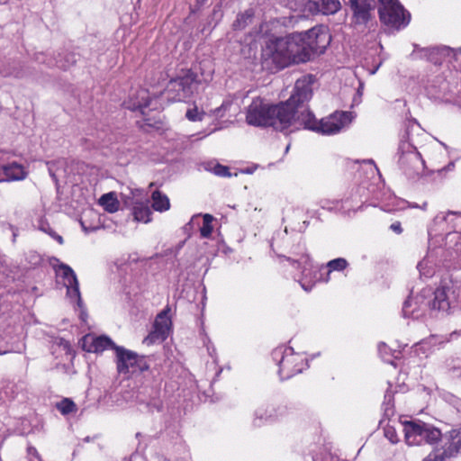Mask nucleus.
Listing matches in <instances>:
<instances>
[{"instance_id":"1","label":"nucleus","mask_w":461,"mask_h":461,"mask_svg":"<svg viewBox=\"0 0 461 461\" xmlns=\"http://www.w3.org/2000/svg\"><path fill=\"white\" fill-rule=\"evenodd\" d=\"M312 76H303L296 80L293 94L285 102L269 104L262 98H254L246 110V122L255 127H272L276 131H293L296 115L303 103H307L312 95Z\"/></svg>"},{"instance_id":"2","label":"nucleus","mask_w":461,"mask_h":461,"mask_svg":"<svg viewBox=\"0 0 461 461\" xmlns=\"http://www.w3.org/2000/svg\"><path fill=\"white\" fill-rule=\"evenodd\" d=\"M451 305L449 287L442 285L434 291L426 287L420 293L410 295L403 303L402 312L404 318L420 320L435 312H447Z\"/></svg>"},{"instance_id":"3","label":"nucleus","mask_w":461,"mask_h":461,"mask_svg":"<svg viewBox=\"0 0 461 461\" xmlns=\"http://www.w3.org/2000/svg\"><path fill=\"white\" fill-rule=\"evenodd\" d=\"M302 41L303 36L297 32L272 39L263 50V56L270 59L277 68L305 63L310 59Z\"/></svg>"},{"instance_id":"4","label":"nucleus","mask_w":461,"mask_h":461,"mask_svg":"<svg viewBox=\"0 0 461 461\" xmlns=\"http://www.w3.org/2000/svg\"><path fill=\"white\" fill-rule=\"evenodd\" d=\"M430 246H436L439 239L444 241L446 251L450 255L461 252V213L440 212L433 219L428 230Z\"/></svg>"},{"instance_id":"5","label":"nucleus","mask_w":461,"mask_h":461,"mask_svg":"<svg viewBox=\"0 0 461 461\" xmlns=\"http://www.w3.org/2000/svg\"><path fill=\"white\" fill-rule=\"evenodd\" d=\"M302 106L296 115L294 130L303 127L322 135H333L347 128L353 120L350 112H335L318 121L314 114L307 109L305 103H303Z\"/></svg>"},{"instance_id":"6","label":"nucleus","mask_w":461,"mask_h":461,"mask_svg":"<svg viewBox=\"0 0 461 461\" xmlns=\"http://www.w3.org/2000/svg\"><path fill=\"white\" fill-rule=\"evenodd\" d=\"M420 125L416 122H410L406 130V140H402L398 148V164L408 177H414L423 173L425 161L417 150L411 136L415 129Z\"/></svg>"},{"instance_id":"7","label":"nucleus","mask_w":461,"mask_h":461,"mask_svg":"<svg viewBox=\"0 0 461 461\" xmlns=\"http://www.w3.org/2000/svg\"><path fill=\"white\" fill-rule=\"evenodd\" d=\"M272 358L278 366L281 380H286L302 373L308 367V361L302 353L294 352L292 347L279 346L272 351Z\"/></svg>"},{"instance_id":"8","label":"nucleus","mask_w":461,"mask_h":461,"mask_svg":"<svg viewBox=\"0 0 461 461\" xmlns=\"http://www.w3.org/2000/svg\"><path fill=\"white\" fill-rule=\"evenodd\" d=\"M201 80L192 69L182 70L167 86V98L173 101H185L197 91Z\"/></svg>"},{"instance_id":"9","label":"nucleus","mask_w":461,"mask_h":461,"mask_svg":"<svg viewBox=\"0 0 461 461\" xmlns=\"http://www.w3.org/2000/svg\"><path fill=\"white\" fill-rule=\"evenodd\" d=\"M402 426L405 441L410 446L433 444L442 437L440 429L420 420L404 421Z\"/></svg>"},{"instance_id":"10","label":"nucleus","mask_w":461,"mask_h":461,"mask_svg":"<svg viewBox=\"0 0 461 461\" xmlns=\"http://www.w3.org/2000/svg\"><path fill=\"white\" fill-rule=\"evenodd\" d=\"M379 17L386 26L397 31L405 28L411 21V14L398 0H378Z\"/></svg>"},{"instance_id":"11","label":"nucleus","mask_w":461,"mask_h":461,"mask_svg":"<svg viewBox=\"0 0 461 461\" xmlns=\"http://www.w3.org/2000/svg\"><path fill=\"white\" fill-rule=\"evenodd\" d=\"M287 260L292 262L293 265H296L297 267L303 268L302 277L299 283L302 288L306 292H310L317 282L323 281L325 278L323 277L324 272L321 267H314L309 255L305 254L301 256L298 259L287 258Z\"/></svg>"},{"instance_id":"12","label":"nucleus","mask_w":461,"mask_h":461,"mask_svg":"<svg viewBox=\"0 0 461 461\" xmlns=\"http://www.w3.org/2000/svg\"><path fill=\"white\" fill-rule=\"evenodd\" d=\"M298 33L303 36L302 44L305 47L310 59L314 53H323L330 41V35L323 26H315Z\"/></svg>"},{"instance_id":"13","label":"nucleus","mask_w":461,"mask_h":461,"mask_svg":"<svg viewBox=\"0 0 461 461\" xmlns=\"http://www.w3.org/2000/svg\"><path fill=\"white\" fill-rule=\"evenodd\" d=\"M295 5L294 10L303 13V15L334 14L341 7L339 0H300V3Z\"/></svg>"},{"instance_id":"14","label":"nucleus","mask_w":461,"mask_h":461,"mask_svg":"<svg viewBox=\"0 0 461 461\" xmlns=\"http://www.w3.org/2000/svg\"><path fill=\"white\" fill-rule=\"evenodd\" d=\"M114 350L119 373L127 374L130 371L134 372L136 369L140 371L148 369L149 366L143 363V358L137 353L119 346L114 347Z\"/></svg>"},{"instance_id":"15","label":"nucleus","mask_w":461,"mask_h":461,"mask_svg":"<svg viewBox=\"0 0 461 461\" xmlns=\"http://www.w3.org/2000/svg\"><path fill=\"white\" fill-rule=\"evenodd\" d=\"M58 277L61 278L67 288V295L70 300H77L81 305V294L79 284L74 270L66 264H60L56 269Z\"/></svg>"},{"instance_id":"16","label":"nucleus","mask_w":461,"mask_h":461,"mask_svg":"<svg viewBox=\"0 0 461 461\" xmlns=\"http://www.w3.org/2000/svg\"><path fill=\"white\" fill-rule=\"evenodd\" d=\"M127 108L131 111H139L142 115H146V110H157L159 108L158 97H152L147 89H140L129 101Z\"/></svg>"},{"instance_id":"17","label":"nucleus","mask_w":461,"mask_h":461,"mask_svg":"<svg viewBox=\"0 0 461 461\" xmlns=\"http://www.w3.org/2000/svg\"><path fill=\"white\" fill-rule=\"evenodd\" d=\"M445 456L454 458L461 454V423L442 433Z\"/></svg>"},{"instance_id":"18","label":"nucleus","mask_w":461,"mask_h":461,"mask_svg":"<svg viewBox=\"0 0 461 461\" xmlns=\"http://www.w3.org/2000/svg\"><path fill=\"white\" fill-rule=\"evenodd\" d=\"M168 312L169 309H166L158 314L153 325L154 330L145 339V341H155L157 339L163 341L167 338L171 327Z\"/></svg>"},{"instance_id":"19","label":"nucleus","mask_w":461,"mask_h":461,"mask_svg":"<svg viewBox=\"0 0 461 461\" xmlns=\"http://www.w3.org/2000/svg\"><path fill=\"white\" fill-rule=\"evenodd\" d=\"M29 172L18 162L13 161L0 167V182H14L25 179Z\"/></svg>"},{"instance_id":"20","label":"nucleus","mask_w":461,"mask_h":461,"mask_svg":"<svg viewBox=\"0 0 461 461\" xmlns=\"http://www.w3.org/2000/svg\"><path fill=\"white\" fill-rule=\"evenodd\" d=\"M115 344L107 336H93L87 334L82 339V348L87 352H103L105 349H114Z\"/></svg>"},{"instance_id":"21","label":"nucleus","mask_w":461,"mask_h":461,"mask_svg":"<svg viewBox=\"0 0 461 461\" xmlns=\"http://www.w3.org/2000/svg\"><path fill=\"white\" fill-rule=\"evenodd\" d=\"M353 13V22L356 24H365L370 18V11L375 5V0H349Z\"/></svg>"},{"instance_id":"22","label":"nucleus","mask_w":461,"mask_h":461,"mask_svg":"<svg viewBox=\"0 0 461 461\" xmlns=\"http://www.w3.org/2000/svg\"><path fill=\"white\" fill-rule=\"evenodd\" d=\"M274 412V403L265 402L258 405L253 413L252 425L255 428H259L276 421V415Z\"/></svg>"},{"instance_id":"23","label":"nucleus","mask_w":461,"mask_h":461,"mask_svg":"<svg viewBox=\"0 0 461 461\" xmlns=\"http://www.w3.org/2000/svg\"><path fill=\"white\" fill-rule=\"evenodd\" d=\"M420 50L421 52L420 57L426 58L434 64H440L446 58L455 54V50L447 46L431 47Z\"/></svg>"},{"instance_id":"24","label":"nucleus","mask_w":461,"mask_h":461,"mask_svg":"<svg viewBox=\"0 0 461 461\" xmlns=\"http://www.w3.org/2000/svg\"><path fill=\"white\" fill-rule=\"evenodd\" d=\"M320 206L323 210L327 211H338L343 214L350 215L351 212H355L353 206L348 199L339 201V200H330V199H322L320 201Z\"/></svg>"},{"instance_id":"25","label":"nucleus","mask_w":461,"mask_h":461,"mask_svg":"<svg viewBox=\"0 0 461 461\" xmlns=\"http://www.w3.org/2000/svg\"><path fill=\"white\" fill-rule=\"evenodd\" d=\"M429 245V251L428 255L419 262L417 268L419 269L421 276L425 277H430L434 275L436 261L434 260V254H438L435 248Z\"/></svg>"},{"instance_id":"26","label":"nucleus","mask_w":461,"mask_h":461,"mask_svg":"<svg viewBox=\"0 0 461 461\" xmlns=\"http://www.w3.org/2000/svg\"><path fill=\"white\" fill-rule=\"evenodd\" d=\"M348 261L345 258H338L329 261L325 267L321 266V269L326 276L323 282H329L330 275L332 271H342L348 267Z\"/></svg>"},{"instance_id":"27","label":"nucleus","mask_w":461,"mask_h":461,"mask_svg":"<svg viewBox=\"0 0 461 461\" xmlns=\"http://www.w3.org/2000/svg\"><path fill=\"white\" fill-rule=\"evenodd\" d=\"M254 15L255 12L252 8L247 9L243 13H240L232 23L233 30H244L249 24L252 23Z\"/></svg>"},{"instance_id":"28","label":"nucleus","mask_w":461,"mask_h":461,"mask_svg":"<svg viewBox=\"0 0 461 461\" xmlns=\"http://www.w3.org/2000/svg\"><path fill=\"white\" fill-rule=\"evenodd\" d=\"M99 204L108 212H115L119 209V202L113 192L103 194L99 199Z\"/></svg>"},{"instance_id":"29","label":"nucleus","mask_w":461,"mask_h":461,"mask_svg":"<svg viewBox=\"0 0 461 461\" xmlns=\"http://www.w3.org/2000/svg\"><path fill=\"white\" fill-rule=\"evenodd\" d=\"M152 208L158 212L167 211L170 207L168 197L160 193L159 191H154L151 195Z\"/></svg>"},{"instance_id":"30","label":"nucleus","mask_w":461,"mask_h":461,"mask_svg":"<svg viewBox=\"0 0 461 461\" xmlns=\"http://www.w3.org/2000/svg\"><path fill=\"white\" fill-rule=\"evenodd\" d=\"M137 400L140 404V410L141 411H147L153 413L155 411H160L162 409V402L158 397H153L149 401H145L140 395L137 396Z\"/></svg>"},{"instance_id":"31","label":"nucleus","mask_w":461,"mask_h":461,"mask_svg":"<svg viewBox=\"0 0 461 461\" xmlns=\"http://www.w3.org/2000/svg\"><path fill=\"white\" fill-rule=\"evenodd\" d=\"M132 214L135 221L147 223L150 221L151 211L147 204L137 203L133 207Z\"/></svg>"},{"instance_id":"32","label":"nucleus","mask_w":461,"mask_h":461,"mask_svg":"<svg viewBox=\"0 0 461 461\" xmlns=\"http://www.w3.org/2000/svg\"><path fill=\"white\" fill-rule=\"evenodd\" d=\"M378 352L384 362L394 365L393 358H397V356H394L396 352L389 348L385 343H380L378 345Z\"/></svg>"},{"instance_id":"33","label":"nucleus","mask_w":461,"mask_h":461,"mask_svg":"<svg viewBox=\"0 0 461 461\" xmlns=\"http://www.w3.org/2000/svg\"><path fill=\"white\" fill-rule=\"evenodd\" d=\"M213 221V217L211 214H203V225L200 227V233L203 238H209L212 232V222Z\"/></svg>"},{"instance_id":"34","label":"nucleus","mask_w":461,"mask_h":461,"mask_svg":"<svg viewBox=\"0 0 461 461\" xmlns=\"http://www.w3.org/2000/svg\"><path fill=\"white\" fill-rule=\"evenodd\" d=\"M56 407L63 415H68L77 411V406L75 402L68 398H65L59 402H58L56 404Z\"/></svg>"},{"instance_id":"35","label":"nucleus","mask_w":461,"mask_h":461,"mask_svg":"<svg viewBox=\"0 0 461 461\" xmlns=\"http://www.w3.org/2000/svg\"><path fill=\"white\" fill-rule=\"evenodd\" d=\"M77 61L75 54H67L64 59H59L53 63L48 61V66H57L62 69H68L70 66L75 64Z\"/></svg>"},{"instance_id":"36","label":"nucleus","mask_w":461,"mask_h":461,"mask_svg":"<svg viewBox=\"0 0 461 461\" xmlns=\"http://www.w3.org/2000/svg\"><path fill=\"white\" fill-rule=\"evenodd\" d=\"M203 116L204 112L200 111L196 105L189 108L185 113V117L190 122H201Z\"/></svg>"},{"instance_id":"37","label":"nucleus","mask_w":461,"mask_h":461,"mask_svg":"<svg viewBox=\"0 0 461 461\" xmlns=\"http://www.w3.org/2000/svg\"><path fill=\"white\" fill-rule=\"evenodd\" d=\"M451 459L448 456H445V449H436L429 453L422 461H447Z\"/></svg>"},{"instance_id":"38","label":"nucleus","mask_w":461,"mask_h":461,"mask_svg":"<svg viewBox=\"0 0 461 461\" xmlns=\"http://www.w3.org/2000/svg\"><path fill=\"white\" fill-rule=\"evenodd\" d=\"M446 285L449 287V296L452 301L451 308H455V303L457 301L461 302V285H455L453 284L451 285Z\"/></svg>"},{"instance_id":"39","label":"nucleus","mask_w":461,"mask_h":461,"mask_svg":"<svg viewBox=\"0 0 461 461\" xmlns=\"http://www.w3.org/2000/svg\"><path fill=\"white\" fill-rule=\"evenodd\" d=\"M274 410H275L274 414L276 415V420L284 419L285 417L287 416V414L289 412L288 406L284 403H279V404L274 403Z\"/></svg>"},{"instance_id":"40","label":"nucleus","mask_w":461,"mask_h":461,"mask_svg":"<svg viewBox=\"0 0 461 461\" xmlns=\"http://www.w3.org/2000/svg\"><path fill=\"white\" fill-rule=\"evenodd\" d=\"M384 437L393 444H395L399 441L398 435L396 430L392 426H386L384 429Z\"/></svg>"},{"instance_id":"41","label":"nucleus","mask_w":461,"mask_h":461,"mask_svg":"<svg viewBox=\"0 0 461 461\" xmlns=\"http://www.w3.org/2000/svg\"><path fill=\"white\" fill-rule=\"evenodd\" d=\"M449 372L454 378L461 379V359H455L449 366Z\"/></svg>"},{"instance_id":"42","label":"nucleus","mask_w":461,"mask_h":461,"mask_svg":"<svg viewBox=\"0 0 461 461\" xmlns=\"http://www.w3.org/2000/svg\"><path fill=\"white\" fill-rule=\"evenodd\" d=\"M212 172L214 175L219 176H230L229 167L220 165V164H216L213 167Z\"/></svg>"},{"instance_id":"43","label":"nucleus","mask_w":461,"mask_h":461,"mask_svg":"<svg viewBox=\"0 0 461 461\" xmlns=\"http://www.w3.org/2000/svg\"><path fill=\"white\" fill-rule=\"evenodd\" d=\"M27 456L29 461H42L37 449L33 447H27Z\"/></svg>"},{"instance_id":"44","label":"nucleus","mask_w":461,"mask_h":461,"mask_svg":"<svg viewBox=\"0 0 461 461\" xmlns=\"http://www.w3.org/2000/svg\"><path fill=\"white\" fill-rule=\"evenodd\" d=\"M392 401H393V395L392 393L389 392V391H386L385 394H384V404H385V412L387 414L390 413H393V409H392V406H391V403H392Z\"/></svg>"},{"instance_id":"45","label":"nucleus","mask_w":461,"mask_h":461,"mask_svg":"<svg viewBox=\"0 0 461 461\" xmlns=\"http://www.w3.org/2000/svg\"><path fill=\"white\" fill-rule=\"evenodd\" d=\"M72 301H74L76 303H77V306L79 310V318L80 320L83 321V322H86V319H87V313H86V307L83 303V301L81 300V305L78 303V302L75 299H73Z\"/></svg>"},{"instance_id":"46","label":"nucleus","mask_w":461,"mask_h":461,"mask_svg":"<svg viewBox=\"0 0 461 461\" xmlns=\"http://www.w3.org/2000/svg\"><path fill=\"white\" fill-rule=\"evenodd\" d=\"M12 351H13V349L8 345V343L4 341L3 338L0 337V355H5V354H7V353L12 352Z\"/></svg>"},{"instance_id":"47","label":"nucleus","mask_w":461,"mask_h":461,"mask_svg":"<svg viewBox=\"0 0 461 461\" xmlns=\"http://www.w3.org/2000/svg\"><path fill=\"white\" fill-rule=\"evenodd\" d=\"M39 229H40L41 231H43V232H45V233L49 234L50 236V233H51V232H55V231L51 229V227L50 226V224H49L48 222H46V221H41L40 222Z\"/></svg>"},{"instance_id":"48","label":"nucleus","mask_w":461,"mask_h":461,"mask_svg":"<svg viewBox=\"0 0 461 461\" xmlns=\"http://www.w3.org/2000/svg\"><path fill=\"white\" fill-rule=\"evenodd\" d=\"M390 229L397 234H401L402 232V228L400 222H393L391 224Z\"/></svg>"},{"instance_id":"49","label":"nucleus","mask_w":461,"mask_h":461,"mask_svg":"<svg viewBox=\"0 0 461 461\" xmlns=\"http://www.w3.org/2000/svg\"><path fill=\"white\" fill-rule=\"evenodd\" d=\"M333 456L330 454H326L322 458L320 455H316L313 456V461H332Z\"/></svg>"},{"instance_id":"50","label":"nucleus","mask_w":461,"mask_h":461,"mask_svg":"<svg viewBox=\"0 0 461 461\" xmlns=\"http://www.w3.org/2000/svg\"><path fill=\"white\" fill-rule=\"evenodd\" d=\"M54 164H55L54 162H48L47 166H48V171H49L50 176L52 177V179L54 181H57V176H56V174H55V171H54V168H53Z\"/></svg>"},{"instance_id":"51","label":"nucleus","mask_w":461,"mask_h":461,"mask_svg":"<svg viewBox=\"0 0 461 461\" xmlns=\"http://www.w3.org/2000/svg\"><path fill=\"white\" fill-rule=\"evenodd\" d=\"M207 340H208V343L206 344L207 351H208L209 355L212 357H214V355L216 353V349H215V348L212 345H211L210 339H207Z\"/></svg>"},{"instance_id":"52","label":"nucleus","mask_w":461,"mask_h":461,"mask_svg":"<svg viewBox=\"0 0 461 461\" xmlns=\"http://www.w3.org/2000/svg\"><path fill=\"white\" fill-rule=\"evenodd\" d=\"M50 237L56 240L59 244H63L64 242L63 238L56 232H51Z\"/></svg>"},{"instance_id":"53","label":"nucleus","mask_w":461,"mask_h":461,"mask_svg":"<svg viewBox=\"0 0 461 461\" xmlns=\"http://www.w3.org/2000/svg\"><path fill=\"white\" fill-rule=\"evenodd\" d=\"M43 57H44V54H43V53H40V54H38V55L36 56V60H37L38 62H42V63H44V62H45V59H43Z\"/></svg>"},{"instance_id":"54","label":"nucleus","mask_w":461,"mask_h":461,"mask_svg":"<svg viewBox=\"0 0 461 461\" xmlns=\"http://www.w3.org/2000/svg\"><path fill=\"white\" fill-rule=\"evenodd\" d=\"M454 104L461 108V95L455 99Z\"/></svg>"},{"instance_id":"55","label":"nucleus","mask_w":461,"mask_h":461,"mask_svg":"<svg viewBox=\"0 0 461 461\" xmlns=\"http://www.w3.org/2000/svg\"><path fill=\"white\" fill-rule=\"evenodd\" d=\"M455 50V54H451L450 57H456L457 55H461V47L458 49H453Z\"/></svg>"},{"instance_id":"56","label":"nucleus","mask_w":461,"mask_h":461,"mask_svg":"<svg viewBox=\"0 0 461 461\" xmlns=\"http://www.w3.org/2000/svg\"><path fill=\"white\" fill-rule=\"evenodd\" d=\"M458 335V333L456 331H454L452 332L451 334H449V340H453L454 339L456 338V336Z\"/></svg>"},{"instance_id":"57","label":"nucleus","mask_w":461,"mask_h":461,"mask_svg":"<svg viewBox=\"0 0 461 461\" xmlns=\"http://www.w3.org/2000/svg\"><path fill=\"white\" fill-rule=\"evenodd\" d=\"M425 344H426V342L422 341L419 344H416V347H423V345H425Z\"/></svg>"},{"instance_id":"58","label":"nucleus","mask_w":461,"mask_h":461,"mask_svg":"<svg viewBox=\"0 0 461 461\" xmlns=\"http://www.w3.org/2000/svg\"><path fill=\"white\" fill-rule=\"evenodd\" d=\"M417 50H418V48H417V46L415 45V49H414V50H413V53H412V55H416V53H417Z\"/></svg>"},{"instance_id":"59","label":"nucleus","mask_w":461,"mask_h":461,"mask_svg":"<svg viewBox=\"0 0 461 461\" xmlns=\"http://www.w3.org/2000/svg\"><path fill=\"white\" fill-rule=\"evenodd\" d=\"M426 206H427V203H424L422 204V207H421V208H422V209H425V208H426Z\"/></svg>"},{"instance_id":"60","label":"nucleus","mask_w":461,"mask_h":461,"mask_svg":"<svg viewBox=\"0 0 461 461\" xmlns=\"http://www.w3.org/2000/svg\"><path fill=\"white\" fill-rule=\"evenodd\" d=\"M362 86H360L358 89H357V92H362Z\"/></svg>"},{"instance_id":"61","label":"nucleus","mask_w":461,"mask_h":461,"mask_svg":"<svg viewBox=\"0 0 461 461\" xmlns=\"http://www.w3.org/2000/svg\"><path fill=\"white\" fill-rule=\"evenodd\" d=\"M362 86H360L358 89H357V92H362Z\"/></svg>"}]
</instances>
